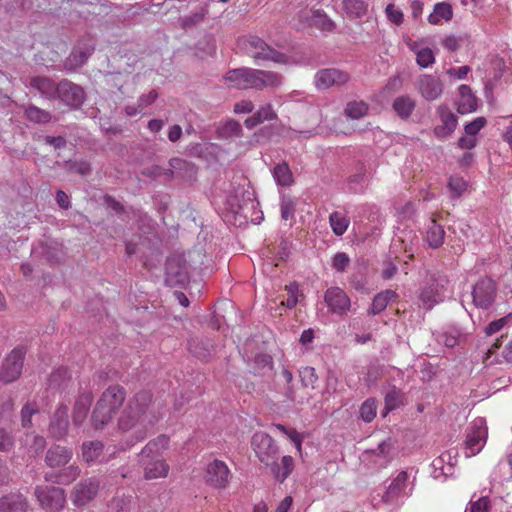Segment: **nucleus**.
Wrapping results in <instances>:
<instances>
[{
  "label": "nucleus",
  "mask_w": 512,
  "mask_h": 512,
  "mask_svg": "<svg viewBox=\"0 0 512 512\" xmlns=\"http://www.w3.org/2000/svg\"><path fill=\"white\" fill-rule=\"evenodd\" d=\"M251 445L259 461L270 468L276 481L283 483L294 469V459L287 455L278 463L279 448L274 439L265 432H256L252 436Z\"/></svg>",
  "instance_id": "1"
},
{
  "label": "nucleus",
  "mask_w": 512,
  "mask_h": 512,
  "mask_svg": "<svg viewBox=\"0 0 512 512\" xmlns=\"http://www.w3.org/2000/svg\"><path fill=\"white\" fill-rule=\"evenodd\" d=\"M225 79L238 89L262 90L265 87H278L282 84V76L276 72L247 67L228 71Z\"/></svg>",
  "instance_id": "2"
},
{
  "label": "nucleus",
  "mask_w": 512,
  "mask_h": 512,
  "mask_svg": "<svg viewBox=\"0 0 512 512\" xmlns=\"http://www.w3.org/2000/svg\"><path fill=\"white\" fill-rule=\"evenodd\" d=\"M125 399L126 391L120 385L109 386L103 391L91 414V424L94 429H103L111 422Z\"/></svg>",
  "instance_id": "3"
},
{
  "label": "nucleus",
  "mask_w": 512,
  "mask_h": 512,
  "mask_svg": "<svg viewBox=\"0 0 512 512\" xmlns=\"http://www.w3.org/2000/svg\"><path fill=\"white\" fill-rule=\"evenodd\" d=\"M152 402L149 391H140L129 399L119 419L118 426L122 431H129L138 423H144L148 418V411Z\"/></svg>",
  "instance_id": "4"
},
{
  "label": "nucleus",
  "mask_w": 512,
  "mask_h": 512,
  "mask_svg": "<svg viewBox=\"0 0 512 512\" xmlns=\"http://www.w3.org/2000/svg\"><path fill=\"white\" fill-rule=\"evenodd\" d=\"M259 203L256 201L254 192L244 187H238L233 193L229 194L226 201L227 209L234 215L235 222L239 225L251 221H255L253 214L256 213V207Z\"/></svg>",
  "instance_id": "5"
},
{
  "label": "nucleus",
  "mask_w": 512,
  "mask_h": 512,
  "mask_svg": "<svg viewBox=\"0 0 512 512\" xmlns=\"http://www.w3.org/2000/svg\"><path fill=\"white\" fill-rule=\"evenodd\" d=\"M505 70L503 58L489 55L484 63V94L488 105L495 107L496 97L502 89V77Z\"/></svg>",
  "instance_id": "6"
},
{
  "label": "nucleus",
  "mask_w": 512,
  "mask_h": 512,
  "mask_svg": "<svg viewBox=\"0 0 512 512\" xmlns=\"http://www.w3.org/2000/svg\"><path fill=\"white\" fill-rule=\"evenodd\" d=\"M244 52L255 60L273 61L275 63H286V54L274 49L258 36L250 35L240 41Z\"/></svg>",
  "instance_id": "7"
},
{
  "label": "nucleus",
  "mask_w": 512,
  "mask_h": 512,
  "mask_svg": "<svg viewBox=\"0 0 512 512\" xmlns=\"http://www.w3.org/2000/svg\"><path fill=\"white\" fill-rule=\"evenodd\" d=\"M190 273L185 257L181 254L169 256L165 263V284L169 287L185 288Z\"/></svg>",
  "instance_id": "8"
},
{
  "label": "nucleus",
  "mask_w": 512,
  "mask_h": 512,
  "mask_svg": "<svg viewBox=\"0 0 512 512\" xmlns=\"http://www.w3.org/2000/svg\"><path fill=\"white\" fill-rule=\"evenodd\" d=\"M34 495L39 506L47 512H60L66 504V492L63 488L51 485H37Z\"/></svg>",
  "instance_id": "9"
},
{
  "label": "nucleus",
  "mask_w": 512,
  "mask_h": 512,
  "mask_svg": "<svg viewBox=\"0 0 512 512\" xmlns=\"http://www.w3.org/2000/svg\"><path fill=\"white\" fill-rule=\"evenodd\" d=\"M87 95L82 86L69 79L58 82L57 99L70 110H78L86 101Z\"/></svg>",
  "instance_id": "10"
},
{
  "label": "nucleus",
  "mask_w": 512,
  "mask_h": 512,
  "mask_svg": "<svg viewBox=\"0 0 512 512\" xmlns=\"http://www.w3.org/2000/svg\"><path fill=\"white\" fill-rule=\"evenodd\" d=\"M26 349L23 346L15 347L4 359L0 368V380L11 383L17 380L23 369Z\"/></svg>",
  "instance_id": "11"
},
{
  "label": "nucleus",
  "mask_w": 512,
  "mask_h": 512,
  "mask_svg": "<svg viewBox=\"0 0 512 512\" xmlns=\"http://www.w3.org/2000/svg\"><path fill=\"white\" fill-rule=\"evenodd\" d=\"M95 51V41L84 37L78 41L69 56L63 62V69L68 72L81 68Z\"/></svg>",
  "instance_id": "12"
},
{
  "label": "nucleus",
  "mask_w": 512,
  "mask_h": 512,
  "mask_svg": "<svg viewBox=\"0 0 512 512\" xmlns=\"http://www.w3.org/2000/svg\"><path fill=\"white\" fill-rule=\"evenodd\" d=\"M100 482L96 477H89L77 483L71 491V501L76 507H83L98 494Z\"/></svg>",
  "instance_id": "13"
},
{
  "label": "nucleus",
  "mask_w": 512,
  "mask_h": 512,
  "mask_svg": "<svg viewBox=\"0 0 512 512\" xmlns=\"http://www.w3.org/2000/svg\"><path fill=\"white\" fill-rule=\"evenodd\" d=\"M324 301L332 314L341 317L347 315L351 308L349 296L337 286L330 287L325 291Z\"/></svg>",
  "instance_id": "14"
},
{
  "label": "nucleus",
  "mask_w": 512,
  "mask_h": 512,
  "mask_svg": "<svg viewBox=\"0 0 512 512\" xmlns=\"http://www.w3.org/2000/svg\"><path fill=\"white\" fill-rule=\"evenodd\" d=\"M350 75L337 68L320 69L315 75V85L318 89H328L336 86L340 87L348 83Z\"/></svg>",
  "instance_id": "15"
},
{
  "label": "nucleus",
  "mask_w": 512,
  "mask_h": 512,
  "mask_svg": "<svg viewBox=\"0 0 512 512\" xmlns=\"http://www.w3.org/2000/svg\"><path fill=\"white\" fill-rule=\"evenodd\" d=\"M68 410V406L61 403L50 420L48 432L56 440L63 439L68 434Z\"/></svg>",
  "instance_id": "16"
},
{
  "label": "nucleus",
  "mask_w": 512,
  "mask_h": 512,
  "mask_svg": "<svg viewBox=\"0 0 512 512\" xmlns=\"http://www.w3.org/2000/svg\"><path fill=\"white\" fill-rule=\"evenodd\" d=\"M417 88L421 96L427 101L438 99L443 92L441 80L430 74L421 75L417 82Z\"/></svg>",
  "instance_id": "17"
},
{
  "label": "nucleus",
  "mask_w": 512,
  "mask_h": 512,
  "mask_svg": "<svg viewBox=\"0 0 512 512\" xmlns=\"http://www.w3.org/2000/svg\"><path fill=\"white\" fill-rule=\"evenodd\" d=\"M229 474L230 471L223 461L214 460L207 466L205 481L214 488H225Z\"/></svg>",
  "instance_id": "18"
},
{
  "label": "nucleus",
  "mask_w": 512,
  "mask_h": 512,
  "mask_svg": "<svg viewBox=\"0 0 512 512\" xmlns=\"http://www.w3.org/2000/svg\"><path fill=\"white\" fill-rule=\"evenodd\" d=\"M29 87L49 101L57 99L58 83L49 77L33 76L30 78Z\"/></svg>",
  "instance_id": "19"
},
{
  "label": "nucleus",
  "mask_w": 512,
  "mask_h": 512,
  "mask_svg": "<svg viewBox=\"0 0 512 512\" xmlns=\"http://www.w3.org/2000/svg\"><path fill=\"white\" fill-rule=\"evenodd\" d=\"M72 450L60 446L52 445L46 452L45 463L50 468H64L72 459Z\"/></svg>",
  "instance_id": "20"
},
{
  "label": "nucleus",
  "mask_w": 512,
  "mask_h": 512,
  "mask_svg": "<svg viewBox=\"0 0 512 512\" xmlns=\"http://www.w3.org/2000/svg\"><path fill=\"white\" fill-rule=\"evenodd\" d=\"M33 252L51 264L59 263L63 256L61 244L53 239L40 241L37 247L33 249Z\"/></svg>",
  "instance_id": "21"
},
{
  "label": "nucleus",
  "mask_w": 512,
  "mask_h": 512,
  "mask_svg": "<svg viewBox=\"0 0 512 512\" xmlns=\"http://www.w3.org/2000/svg\"><path fill=\"white\" fill-rule=\"evenodd\" d=\"M81 470L76 465L61 468L58 471L46 472L44 480L58 485H68L80 476Z\"/></svg>",
  "instance_id": "22"
},
{
  "label": "nucleus",
  "mask_w": 512,
  "mask_h": 512,
  "mask_svg": "<svg viewBox=\"0 0 512 512\" xmlns=\"http://www.w3.org/2000/svg\"><path fill=\"white\" fill-rule=\"evenodd\" d=\"M168 443L169 438L166 435H160L149 441L139 454V462L161 459V452L167 448Z\"/></svg>",
  "instance_id": "23"
},
{
  "label": "nucleus",
  "mask_w": 512,
  "mask_h": 512,
  "mask_svg": "<svg viewBox=\"0 0 512 512\" xmlns=\"http://www.w3.org/2000/svg\"><path fill=\"white\" fill-rule=\"evenodd\" d=\"M92 402L93 394L90 391H84L77 397L72 412V420L75 426H81L84 423Z\"/></svg>",
  "instance_id": "24"
},
{
  "label": "nucleus",
  "mask_w": 512,
  "mask_h": 512,
  "mask_svg": "<svg viewBox=\"0 0 512 512\" xmlns=\"http://www.w3.org/2000/svg\"><path fill=\"white\" fill-rule=\"evenodd\" d=\"M27 498L21 493H8L0 497V512H27Z\"/></svg>",
  "instance_id": "25"
},
{
  "label": "nucleus",
  "mask_w": 512,
  "mask_h": 512,
  "mask_svg": "<svg viewBox=\"0 0 512 512\" xmlns=\"http://www.w3.org/2000/svg\"><path fill=\"white\" fill-rule=\"evenodd\" d=\"M189 351L201 360H207L214 349V343L207 337H194L188 341Z\"/></svg>",
  "instance_id": "26"
},
{
  "label": "nucleus",
  "mask_w": 512,
  "mask_h": 512,
  "mask_svg": "<svg viewBox=\"0 0 512 512\" xmlns=\"http://www.w3.org/2000/svg\"><path fill=\"white\" fill-rule=\"evenodd\" d=\"M306 21L310 27H315L322 32H333L336 29L335 22L321 9L311 11Z\"/></svg>",
  "instance_id": "27"
},
{
  "label": "nucleus",
  "mask_w": 512,
  "mask_h": 512,
  "mask_svg": "<svg viewBox=\"0 0 512 512\" xmlns=\"http://www.w3.org/2000/svg\"><path fill=\"white\" fill-rule=\"evenodd\" d=\"M442 125L434 128L437 137L445 138L449 136L457 126V116L447 109H440Z\"/></svg>",
  "instance_id": "28"
},
{
  "label": "nucleus",
  "mask_w": 512,
  "mask_h": 512,
  "mask_svg": "<svg viewBox=\"0 0 512 512\" xmlns=\"http://www.w3.org/2000/svg\"><path fill=\"white\" fill-rule=\"evenodd\" d=\"M169 165L176 170V177L184 180L193 179L198 171L195 164L181 158L170 159Z\"/></svg>",
  "instance_id": "29"
},
{
  "label": "nucleus",
  "mask_w": 512,
  "mask_h": 512,
  "mask_svg": "<svg viewBox=\"0 0 512 512\" xmlns=\"http://www.w3.org/2000/svg\"><path fill=\"white\" fill-rule=\"evenodd\" d=\"M459 102L458 112L461 114L469 113L477 108V98L473 95L471 88L468 85H461L459 87Z\"/></svg>",
  "instance_id": "30"
},
{
  "label": "nucleus",
  "mask_w": 512,
  "mask_h": 512,
  "mask_svg": "<svg viewBox=\"0 0 512 512\" xmlns=\"http://www.w3.org/2000/svg\"><path fill=\"white\" fill-rule=\"evenodd\" d=\"M342 6L351 20L362 19L368 13V3L364 0H342Z\"/></svg>",
  "instance_id": "31"
},
{
  "label": "nucleus",
  "mask_w": 512,
  "mask_h": 512,
  "mask_svg": "<svg viewBox=\"0 0 512 512\" xmlns=\"http://www.w3.org/2000/svg\"><path fill=\"white\" fill-rule=\"evenodd\" d=\"M140 464L144 469V475L146 479H157L160 477H165L169 470V466L164 462L163 459H156L155 461L149 460Z\"/></svg>",
  "instance_id": "32"
},
{
  "label": "nucleus",
  "mask_w": 512,
  "mask_h": 512,
  "mask_svg": "<svg viewBox=\"0 0 512 512\" xmlns=\"http://www.w3.org/2000/svg\"><path fill=\"white\" fill-rule=\"evenodd\" d=\"M480 426L474 422L470 430L467 431L466 440L464 442V453L467 458L475 456L480 452Z\"/></svg>",
  "instance_id": "33"
},
{
  "label": "nucleus",
  "mask_w": 512,
  "mask_h": 512,
  "mask_svg": "<svg viewBox=\"0 0 512 512\" xmlns=\"http://www.w3.org/2000/svg\"><path fill=\"white\" fill-rule=\"evenodd\" d=\"M104 444L100 440L84 441L81 446L82 458L85 462L97 461L103 454Z\"/></svg>",
  "instance_id": "34"
},
{
  "label": "nucleus",
  "mask_w": 512,
  "mask_h": 512,
  "mask_svg": "<svg viewBox=\"0 0 512 512\" xmlns=\"http://www.w3.org/2000/svg\"><path fill=\"white\" fill-rule=\"evenodd\" d=\"M242 131V126L238 121L229 119L217 127L216 135L219 139L228 140L240 137L242 135Z\"/></svg>",
  "instance_id": "35"
},
{
  "label": "nucleus",
  "mask_w": 512,
  "mask_h": 512,
  "mask_svg": "<svg viewBox=\"0 0 512 512\" xmlns=\"http://www.w3.org/2000/svg\"><path fill=\"white\" fill-rule=\"evenodd\" d=\"M24 116L27 120L35 124H47L53 118L50 111L41 109L34 104H28L25 106Z\"/></svg>",
  "instance_id": "36"
},
{
  "label": "nucleus",
  "mask_w": 512,
  "mask_h": 512,
  "mask_svg": "<svg viewBox=\"0 0 512 512\" xmlns=\"http://www.w3.org/2000/svg\"><path fill=\"white\" fill-rule=\"evenodd\" d=\"M393 109L401 119H407L415 109V101L408 95H402L393 101Z\"/></svg>",
  "instance_id": "37"
},
{
  "label": "nucleus",
  "mask_w": 512,
  "mask_h": 512,
  "mask_svg": "<svg viewBox=\"0 0 512 512\" xmlns=\"http://www.w3.org/2000/svg\"><path fill=\"white\" fill-rule=\"evenodd\" d=\"M71 379V374L65 367L55 369L48 378L49 388L61 390L65 389Z\"/></svg>",
  "instance_id": "38"
},
{
  "label": "nucleus",
  "mask_w": 512,
  "mask_h": 512,
  "mask_svg": "<svg viewBox=\"0 0 512 512\" xmlns=\"http://www.w3.org/2000/svg\"><path fill=\"white\" fill-rule=\"evenodd\" d=\"M277 118L275 111L270 105L261 107L256 113L248 117L244 124L248 129H252L262 123L264 120H272Z\"/></svg>",
  "instance_id": "39"
},
{
  "label": "nucleus",
  "mask_w": 512,
  "mask_h": 512,
  "mask_svg": "<svg viewBox=\"0 0 512 512\" xmlns=\"http://www.w3.org/2000/svg\"><path fill=\"white\" fill-rule=\"evenodd\" d=\"M445 231L444 228L437 224L435 220H431L426 233V241L431 248H439L444 241Z\"/></svg>",
  "instance_id": "40"
},
{
  "label": "nucleus",
  "mask_w": 512,
  "mask_h": 512,
  "mask_svg": "<svg viewBox=\"0 0 512 512\" xmlns=\"http://www.w3.org/2000/svg\"><path fill=\"white\" fill-rule=\"evenodd\" d=\"M395 295V292L392 290H385L378 293L373 298L371 308L368 310V313L372 315H377L381 313L383 310L386 309L387 305Z\"/></svg>",
  "instance_id": "41"
},
{
  "label": "nucleus",
  "mask_w": 512,
  "mask_h": 512,
  "mask_svg": "<svg viewBox=\"0 0 512 512\" xmlns=\"http://www.w3.org/2000/svg\"><path fill=\"white\" fill-rule=\"evenodd\" d=\"M273 177L280 186H290L293 183V175L286 162L278 163L273 169Z\"/></svg>",
  "instance_id": "42"
},
{
  "label": "nucleus",
  "mask_w": 512,
  "mask_h": 512,
  "mask_svg": "<svg viewBox=\"0 0 512 512\" xmlns=\"http://www.w3.org/2000/svg\"><path fill=\"white\" fill-rule=\"evenodd\" d=\"M453 16L452 7L450 4L445 2H440L435 4L433 13H431L428 17V21L431 24H438L441 19L445 21H449Z\"/></svg>",
  "instance_id": "43"
},
{
  "label": "nucleus",
  "mask_w": 512,
  "mask_h": 512,
  "mask_svg": "<svg viewBox=\"0 0 512 512\" xmlns=\"http://www.w3.org/2000/svg\"><path fill=\"white\" fill-rule=\"evenodd\" d=\"M497 291L496 282L490 277L482 278V309L490 306L495 299Z\"/></svg>",
  "instance_id": "44"
},
{
  "label": "nucleus",
  "mask_w": 512,
  "mask_h": 512,
  "mask_svg": "<svg viewBox=\"0 0 512 512\" xmlns=\"http://www.w3.org/2000/svg\"><path fill=\"white\" fill-rule=\"evenodd\" d=\"M402 391L396 386H391L385 395V408L382 416L385 417L389 412L399 407L402 403Z\"/></svg>",
  "instance_id": "45"
},
{
  "label": "nucleus",
  "mask_w": 512,
  "mask_h": 512,
  "mask_svg": "<svg viewBox=\"0 0 512 512\" xmlns=\"http://www.w3.org/2000/svg\"><path fill=\"white\" fill-rule=\"evenodd\" d=\"M368 104L364 101H350L347 103L344 113L348 118L360 119L368 113Z\"/></svg>",
  "instance_id": "46"
},
{
  "label": "nucleus",
  "mask_w": 512,
  "mask_h": 512,
  "mask_svg": "<svg viewBox=\"0 0 512 512\" xmlns=\"http://www.w3.org/2000/svg\"><path fill=\"white\" fill-rule=\"evenodd\" d=\"M329 221L334 234L337 236L343 235L349 225V219L338 211H334L330 214Z\"/></svg>",
  "instance_id": "47"
},
{
  "label": "nucleus",
  "mask_w": 512,
  "mask_h": 512,
  "mask_svg": "<svg viewBox=\"0 0 512 512\" xmlns=\"http://www.w3.org/2000/svg\"><path fill=\"white\" fill-rule=\"evenodd\" d=\"M296 206H297L296 198H294L290 195L283 194L281 196V203H280L282 219L283 220L293 219L295 216Z\"/></svg>",
  "instance_id": "48"
},
{
  "label": "nucleus",
  "mask_w": 512,
  "mask_h": 512,
  "mask_svg": "<svg viewBox=\"0 0 512 512\" xmlns=\"http://www.w3.org/2000/svg\"><path fill=\"white\" fill-rule=\"evenodd\" d=\"M208 14V9L201 7L198 11L192 12L190 15L180 17L179 22L183 29L191 28L203 21Z\"/></svg>",
  "instance_id": "49"
},
{
  "label": "nucleus",
  "mask_w": 512,
  "mask_h": 512,
  "mask_svg": "<svg viewBox=\"0 0 512 512\" xmlns=\"http://www.w3.org/2000/svg\"><path fill=\"white\" fill-rule=\"evenodd\" d=\"M410 49L416 53V62L420 67L427 68L435 62V56L430 48L425 47L417 50L414 43L410 46Z\"/></svg>",
  "instance_id": "50"
},
{
  "label": "nucleus",
  "mask_w": 512,
  "mask_h": 512,
  "mask_svg": "<svg viewBox=\"0 0 512 512\" xmlns=\"http://www.w3.org/2000/svg\"><path fill=\"white\" fill-rule=\"evenodd\" d=\"M510 324H512V313L490 322L484 329L485 336L497 334Z\"/></svg>",
  "instance_id": "51"
},
{
  "label": "nucleus",
  "mask_w": 512,
  "mask_h": 512,
  "mask_svg": "<svg viewBox=\"0 0 512 512\" xmlns=\"http://www.w3.org/2000/svg\"><path fill=\"white\" fill-rule=\"evenodd\" d=\"M132 503V496H126L125 494H117L111 499L108 506L112 512H127L130 510Z\"/></svg>",
  "instance_id": "52"
},
{
  "label": "nucleus",
  "mask_w": 512,
  "mask_h": 512,
  "mask_svg": "<svg viewBox=\"0 0 512 512\" xmlns=\"http://www.w3.org/2000/svg\"><path fill=\"white\" fill-rule=\"evenodd\" d=\"M377 401L375 398H368L360 407V417L364 422H371L376 417Z\"/></svg>",
  "instance_id": "53"
},
{
  "label": "nucleus",
  "mask_w": 512,
  "mask_h": 512,
  "mask_svg": "<svg viewBox=\"0 0 512 512\" xmlns=\"http://www.w3.org/2000/svg\"><path fill=\"white\" fill-rule=\"evenodd\" d=\"M408 479V474L406 471H401L397 477L392 481V483L388 486L386 491L387 497H394L398 495L406 485Z\"/></svg>",
  "instance_id": "54"
},
{
  "label": "nucleus",
  "mask_w": 512,
  "mask_h": 512,
  "mask_svg": "<svg viewBox=\"0 0 512 512\" xmlns=\"http://www.w3.org/2000/svg\"><path fill=\"white\" fill-rule=\"evenodd\" d=\"M63 167L69 172H75L82 176H86L92 171L91 165L87 161L67 160L63 163Z\"/></svg>",
  "instance_id": "55"
},
{
  "label": "nucleus",
  "mask_w": 512,
  "mask_h": 512,
  "mask_svg": "<svg viewBox=\"0 0 512 512\" xmlns=\"http://www.w3.org/2000/svg\"><path fill=\"white\" fill-rule=\"evenodd\" d=\"M439 343H443L448 348H453L460 342V332L456 328L444 331L437 337Z\"/></svg>",
  "instance_id": "56"
},
{
  "label": "nucleus",
  "mask_w": 512,
  "mask_h": 512,
  "mask_svg": "<svg viewBox=\"0 0 512 512\" xmlns=\"http://www.w3.org/2000/svg\"><path fill=\"white\" fill-rule=\"evenodd\" d=\"M39 412L37 403L27 402L21 409V424L23 428L32 426V416Z\"/></svg>",
  "instance_id": "57"
},
{
  "label": "nucleus",
  "mask_w": 512,
  "mask_h": 512,
  "mask_svg": "<svg viewBox=\"0 0 512 512\" xmlns=\"http://www.w3.org/2000/svg\"><path fill=\"white\" fill-rule=\"evenodd\" d=\"M385 14L390 22L398 26L401 25L404 21L403 12L399 8H397L393 3H389L386 6Z\"/></svg>",
  "instance_id": "58"
},
{
  "label": "nucleus",
  "mask_w": 512,
  "mask_h": 512,
  "mask_svg": "<svg viewBox=\"0 0 512 512\" xmlns=\"http://www.w3.org/2000/svg\"><path fill=\"white\" fill-rule=\"evenodd\" d=\"M287 291V299L282 301V304L287 308L292 309L298 303V285L294 283H290L285 287Z\"/></svg>",
  "instance_id": "59"
},
{
  "label": "nucleus",
  "mask_w": 512,
  "mask_h": 512,
  "mask_svg": "<svg viewBox=\"0 0 512 512\" xmlns=\"http://www.w3.org/2000/svg\"><path fill=\"white\" fill-rule=\"evenodd\" d=\"M299 373L302 385L304 387L311 386L312 388H314V384L318 379L315 369L313 367L307 366L300 370Z\"/></svg>",
  "instance_id": "60"
},
{
  "label": "nucleus",
  "mask_w": 512,
  "mask_h": 512,
  "mask_svg": "<svg viewBox=\"0 0 512 512\" xmlns=\"http://www.w3.org/2000/svg\"><path fill=\"white\" fill-rule=\"evenodd\" d=\"M103 204L116 215H122L126 212L125 207L109 194L103 196Z\"/></svg>",
  "instance_id": "61"
},
{
  "label": "nucleus",
  "mask_w": 512,
  "mask_h": 512,
  "mask_svg": "<svg viewBox=\"0 0 512 512\" xmlns=\"http://www.w3.org/2000/svg\"><path fill=\"white\" fill-rule=\"evenodd\" d=\"M350 263L348 255L344 252H338L334 255L332 266L338 272H344Z\"/></svg>",
  "instance_id": "62"
},
{
  "label": "nucleus",
  "mask_w": 512,
  "mask_h": 512,
  "mask_svg": "<svg viewBox=\"0 0 512 512\" xmlns=\"http://www.w3.org/2000/svg\"><path fill=\"white\" fill-rule=\"evenodd\" d=\"M395 450L394 444L390 438L382 441L378 447L373 450L375 455H381L384 458H391L392 452Z\"/></svg>",
  "instance_id": "63"
},
{
  "label": "nucleus",
  "mask_w": 512,
  "mask_h": 512,
  "mask_svg": "<svg viewBox=\"0 0 512 512\" xmlns=\"http://www.w3.org/2000/svg\"><path fill=\"white\" fill-rule=\"evenodd\" d=\"M448 187L457 196H460L466 189V182L461 177L451 176L448 181Z\"/></svg>",
  "instance_id": "64"
}]
</instances>
